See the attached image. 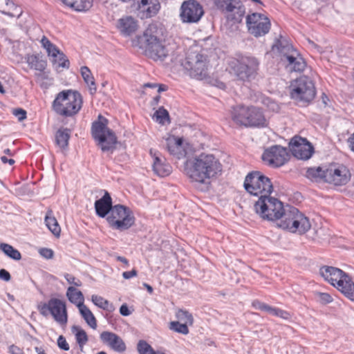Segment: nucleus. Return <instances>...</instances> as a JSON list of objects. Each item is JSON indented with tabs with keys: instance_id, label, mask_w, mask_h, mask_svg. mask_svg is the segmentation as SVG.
<instances>
[{
	"instance_id": "obj_51",
	"label": "nucleus",
	"mask_w": 354,
	"mask_h": 354,
	"mask_svg": "<svg viewBox=\"0 0 354 354\" xmlns=\"http://www.w3.org/2000/svg\"><path fill=\"white\" fill-rule=\"evenodd\" d=\"M27 63L30 66H35L39 64V55H28L27 56Z\"/></svg>"
},
{
	"instance_id": "obj_3",
	"label": "nucleus",
	"mask_w": 354,
	"mask_h": 354,
	"mask_svg": "<svg viewBox=\"0 0 354 354\" xmlns=\"http://www.w3.org/2000/svg\"><path fill=\"white\" fill-rule=\"evenodd\" d=\"M82 104V97L79 92L64 90L56 95L52 102V109L59 116L70 118L80 112Z\"/></svg>"
},
{
	"instance_id": "obj_26",
	"label": "nucleus",
	"mask_w": 354,
	"mask_h": 354,
	"mask_svg": "<svg viewBox=\"0 0 354 354\" xmlns=\"http://www.w3.org/2000/svg\"><path fill=\"white\" fill-rule=\"evenodd\" d=\"M118 28L122 34L129 36L136 32L138 24L132 17H124L119 20Z\"/></svg>"
},
{
	"instance_id": "obj_29",
	"label": "nucleus",
	"mask_w": 354,
	"mask_h": 354,
	"mask_svg": "<svg viewBox=\"0 0 354 354\" xmlns=\"http://www.w3.org/2000/svg\"><path fill=\"white\" fill-rule=\"evenodd\" d=\"M68 7L77 12L88 10L93 6V0H62Z\"/></svg>"
},
{
	"instance_id": "obj_16",
	"label": "nucleus",
	"mask_w": 354,
	"mask_h": 354,
	"mask_svg": "<svg viewBox=\"0 0 354 354\" xmlns=\"http://www.w3.org/2000/svg\"><path fill=\"white\" fill-rule=\"evenodd\" d=\"M176 321H171L169 324V328L176 333L187 335L189 333V326L194 324V317L187 310L178 308L175 313Z\"/></svg>"
},
{
	"instance_id": "obj_31",
	"label": "nucleus",
	"mask_w": 354,
	"mask_h": 354,
	"mask_svg": "<svg viewBox=\"0 0 354 354\" xmlns=\"http://www.w3.org/2000/svg\"><path fill=\"white\" fill-rule=\"evenodd\" d=\"M66 297L68 300L73 304H75L77 308H80V306H83L84 301V297L81 291L77 290L73 286H70L68 288L66 291Z\"/></svg>"
},
{
	"instance_id": "obj_42",
	"label": "nucleus",
	"mask_w": 354,
	"mask_h": 354,
	"mask_svg": "<svg viewBox=\"0 0 354 354\" xmlns=\"http://www.w3.org/2000/svg\"><path fill=\"white\" fill-rule=\"evenodd\" d=\"M216 7L222 12L227 13L228 10L232 7L235 0H214Z\"/></svg>"
},
{
	"instance_id": "obj_7",
	"label": "nucleus",
	"mask_w": 354,
	"mask_h": 354,
	"mask_svg": "<svg viewBox=\"0 0 354 354\" xmlns=\"http://www.w3.org/2000/svg\"><path fill=\"white\" fill-rule=\"evenodd\" d=\"M243 186L250 194L263 198L268 196L273 191L270 179L259 171H252L245 178Z\"/></svg>"
},
{
	"instance_id": "obj_27",
	"label": "nucleus",
	"mask_w": 354,
	"mask_h": 354,
	"mask_svg": "<svg viewBox=\"0 0 354 354\" xmlns=\"http://www.w3.org/2000/svg\"><path fill=\"white\" fill-rule=\"evenodd\" d=\"M44 221L46 227L52 234L57 238L59 237L61 234V227L59 226L57 220L54 216L52 209H48Z\"/></svg>"
},
{
	"instance_id": "obj_48",
	"label": "nucleus",
	"mask_w": 354,
	"mask_h": 354,
	"mask_svg": "<svg viewBox=\"0 0 354 354\" xmlns=\"http://www.w3.org/2000/svg\"><path fill=\"white\" fill-rule=\"evenodd\" d=\"M274 316L286 320L290 319L292 317L290 313L279 308H277Z\"/></svg>"
},
{
	"instance_id": "obj_12",
	"label": "nucleus",
	"mask_w": 354,
	"mask_h": 354,
	"mask_svg": "<svg viewBox=\"0 0 354 354\" xmlns=\"http://www.w3.org/2000/svg\"><path fill=\"white\" fill-rule=\"evenodd\" d=\"M351 177V170L344 164L330 163L325 169V183L335 188L346 185Z\"/></svg>"
},
{
	"instance_id": "obj_44",
	"label": "nucleus",
	"mask_w": 354,
	"mask_h": 354,
	"mask_svg": "<svg viewBox=\"0 0 354 354\" xmlns=\"http://www.w3.org/2000/svg\"><path fill=\"white\" fill-rule=\"evenodd\" d=\"M45 68H35V79L37 82H41L48 77V73L44 71Z\"/></svg>"
},
{
	"instance_id": "obj_54",
	"label": "nucleus",
	"mask_w": 354,
	"mask_h": 354,
	"mask_svg": "<svg viewBox=\"0 0 354 354\" xmlns=\"http://www.w3.org/2000/svg\"><path fill=\"white\" fill-rule=\"evenodd\" d=\"M160 6L159 3H153L152 6H149L147 8V11L150 15V16L155 15L159 10Z\"/></svg>"
},
{
	"instance_id": "obj_45",
	"label": "nucleus",
	"mask_w": 354,
	"mask_h": 354,
	"mask_svg": "<svg viewBox=\"0 0 354 354\" xmlns=\"http://www.w3.org/2000/svg\"><path fill=\"white\" fill-rule=\"evenodd\" d=\"M64 278L66 279L67 282L68 283H70L71 285H73V286H77V287H80L82 286V281L79 279L76 278L75 276H73L71 274H68V273L65 274Z\"/></svg>"
},
{
	"instance_id": "obj_56",
	"label": "nucleus",
	"mask_w": 354,
	"mask_h": 354,
	"mask_svg": "<svg viewBox=\"0 0 354 354\" xmlns=\"http://www.w3.org/2000/svg\"><path fill=\"white\" fill-rule=\"evenodd\" d=\"M137 275H138V272L135 269H133L131 271H126L122 273V277L125 279H129L131 278L136 277Z\"/></svg>"
},
{
	"instance_id": "obj_36",
	"label": "nucleus",
	"mask_w": 354,
	"mask_h": 354,
	"mask_svg": "<svg viewBox=\"0 0 354 354\" xmlns=\"http://www.w3.org/2000/svg\"><path fill=\"white\" fill-rule=\"evenodd\" d=\"M306 176L311 180L323 181L325 183V169L320 167L308 168L306 173Z\"/></svg>"
},
{
	"instance_id": "obj_62",
	"label": "nucleus",
	"mask_w": 354,
	"mask_h": 354,
	"mask_svg": "<svg viewBox=\"0 0 354 354\" xmlns=\"http://www.w3.org/2000/svg\"><path fill=\"white\" fill-rule=\"evenodd\" d=\"M1 160L3 163L6 164L8 163L10 165H12L15 163V160L12 158H8L6 156H1Z\"/></svg>"
},
{
	"instance_id": "obj_20",
	"label": "nucleus",
	"mask_w": 354,
	"mask_h": 354,
	"mask_svg": "<svg viewBox=\"0 0 354 354\" xmlns=\"http://www.w3.org/2000/svg\"><path fill=\"white\" fill-rule=\"evenodd\" d=\"M185 74L190 77L198 80H205L208 84L215 86L221 89H225V84L219 80L217 77L209 75L208 68H186Z\"/></svg>"
},
{
	"instance_id": "obj_13",
	"label": "nucleus",
	"mask_w": 354,
	"mask_h": 354,
	"mask_svg": "<svg viewBox=\"0 0 354 354\" xmlns=\"http://www.w3.org/2000/svg\"><path fill=\"white\" fill-rule=\"evenodd\" d=\"M106 220L112 228L119 230H127L135 223V217L131 210L122 205H114Z\"/></svg>"
},
{
	"instance_id": "obj_59",
	"label": "nucleus",
	"mask_w": 354,
	"mask_h": 354,
	"mask_svg": "<svg viewBox=\"0 0 354 354\" xmlns=\"http://www.w3.org/2000/svg\"><path fill=\"white\" fill-rule=\"evenodd\" d=\"M347 142L350 149L354 153V132L348 137Z\"/></svg>"
},
{
	"instance_id": "obj_24",
	"label": "nucleus",
	"mask_w": 354,
	"mask_h": 354,
	"mask_svg": "<svg viewBox=\"0 0 354 354\" xmlns=\"http://www.w3.org/2000/svg\"><path fill=\"white\" fill-rule=\"evenodd\" d=\"M113 206L110 194L106 192L104 195L95 202V209L97 216L104 218L108 214H111Z\"/></svg>"
},
{
	"instance_id": "obj_60",
	"label": "nucleus",
	"mask_w": 354,
	"mask_h": 354,
	"mask_svg": "<svg viewBox=\"0 0 354 354\" xmlns=\"http://www.w3.org/2000/svg\"><path fill=\"white\" fill-rule=\"evenodd\" d=\"M277 310V307H273V306H271L267 304L264 311L268 313L269 314H270V315H272L273 316H274Z\"/></svg>"
},
{
	"instance_id": "obj_35",
	"label": "nucleus",
	"mask_w": 354,
	"mask_h": 354,
	"mask_svg": "<svg viewBox=\"0 0 354 354\" xmlns=\"http://www.w3.org/2000/svg\"><path fill=\"white\" fill-rule=\"evenodd\" d=\"M70 132L67 129H59L55 134L56 145L62 149H65L68 145Z\"/></svg>"
},
{
	"instance_id": "obj_46",
	"label": "nucleus",
	"mask_w": 354,
	"mask_h": 354,
	"mask_svg": "<svg viewBox=\"0 0 354 354\" xmlns=\"http://www.w3.org/2000/svg\"><path fill=\"white\" fill-rule=\"evenodd\" d=\"M259 63L257 60L254 58L252 57H243L241 59V66H255L258 65Z\"/></svg>"
},
{
	"instance_id": "obj_43",
	"label": "nucleus",
	"mask_w": 354,
	"mask_h": 354,
	"mask_svg": "<svg viewBox=\"0 0 354 354\" xmlns=\"http://www.w3.org/2000/svg\"><path fill=\"white\" fill-rule=\"evenodd\" d=\"M315 295L317 299V301L321 304L326 305L328 304L333 302V297L329 293L316 292Z\"/></svg>"
},
{
	"instance_id": "obj_14",
	"label": "nucleus",
	"mask_w": 354,
	"mask_h": 354,
	"mask_svg": "<svg viewBox=\"0 0 354 354\" xmlns=\"http://www.w3.org/2000/svg\"><path fill=\"white\" fill-rule=\"evenodd\" d=\"M289 153L283 147L275 145L266 149L262 155L265 164L272 167H279L288 162Z\"/></svg>"
},
{
	"instance_id": "obj_4",
	"label": "nucleus",
	"mask_w": 354,
	"mask_h": 354,
	"mask_svg": "<svg viewBox=\"0 0 354 354\" xmlns=\"http://www.w3.org/2000/svg\"><path fill=\"white\" fill-rule=\"evenodd\" d=\"M143 43V48L146 53L153 59H161L166 57L168 50L163 44L162 29L157 24H151L144 32L143 36L140 38Z\"/></svg>"
},
{
	"instance_id": "obj_47",
	"label": "nucleus",
	"mask_w": 354,
	"mask_h": 354,
	"mask_svg": "<svg viewBox=\"0 0 354 354\" xmlns=\"http://www.w3.org/2000/svg\"><path fill=\"white\" fill-rule=\"evenodd\" d=\"M12 114L18 118L19 121L24 120L27 117L26 111L21 108L13 109Z\"/></svg>"
},
{
	"instance_id": "obj_52",
	"label": "nucleus",
	"mask_w": 354,
	"mask_h": 354,
	"mask_svg": "<svg viewBox=\"0 0 354 354\" xmlns=\"http://www.w3.org/2000/svg\"><path fill=\"white\" fill-rule=\"evenodd\" d=\"M267 304L261 301L259 299H254L252 301V306L257 310H260L261 311H264L266 309Z\"/></svg>"
},
{
	"instance_id": "obj_53",
	"label": "nucleus",
	"mask_w": 354,
	"mask_h": 354,
	"mask_svg": "<svg viewBox=\"0 0 354 354\" xmlns=\"http://www.w3.org/2000/svg\"><path fill=\"white\" fill-rule=\"evenodd\" d=\"M91 300L95 305L100 308L106 299L101 296L92 295Z\"/></svg>"
},
{
	"instance_id": "obj_25",
	"label": "nucleus",
	"mask_w": 354,
	"mask_h": 354,
	"mask_svg": "<svg viewBox=\"0 0 354 354\" xmlns=\"http://www.w3.org/2000/svg\"><path fill=\"white\" fill-rule=\"evenodd\" d=\"M335 288L348 299L354 301V281L348 273Z\"/></svg>"
},
{
	"instance_id": "obj_33",
	"label": "nucleus",
	"mask_w": 354,
	"mask_h": 354,
	"mask_svg": "<svg viewBox=\"0 0 354 354\" xmlns=\"http://www.w3.org/2000/svg\"><path fill=\"white\" fill-rule=\"evenodd\" d=\"M80 313L86 324L93 329H96L97 324V320L91 310L85 305L80 306L78 308Z\"/></svg>"
},
{
	"instance_id": "obj_50",
	"label": "nucleus",
	"mask_w": 354,
	"mask_h": 354,
	"mask_svg": "<svg viewBox=\"0 0 354 354\" xmlns=\"http://www.w3.org/2000/svg\"><path fill=\"white\" fill-rule=\"evenodd\" d=\"M39 254L44 258L47 259H50L54 256V252L53 250L49 248H41L39 251Z\"/></svg>"
},
{
	"instance_id": "obj_28",
	"label": "nucleus",
	"mask_w": 354,
	"mask_h": 354,
	"mask_svg": "<svg viewBox=\"0 0 354 354\" xmlns=\"http://www.w3.org/2000/svg\"><path fill=\"white\" fill-rule=\"evenodd\" d=\"M245 12V7L241 5L239 1L235 0L226 14L227 15V18H230L236 22H240Z\"/></svg>"
},
{
	"instance_id": "obj_34",
	"label": "nucleus",
	"mask_w": 354,
	"mask_h": 354,
	"mask_svg": "<svg viewBox=\"0 0 354 354\" xmlns=\"http://www.w3.org/2000/svg\"><path fill=\"white\" fill-rule=\"evenodd\" d=\"M81 74L89 88L90 93L93 95L97 91V86L95 82V78L90 71L89 68H81Z\"/></svg>"
},
{
	"instance_id": "obj_39",
	"label": "nucleus",
	"mask_w": 354,
	"mask_h": 354,
	"mask_svg": "<svg viewBox=\"0 0 354 354\" xmlns=\"http://www.w3.org/2000/svg\"><path fill=\"white\" fill-rule=\"evenodd\" d=\"M153 119L160 124H165L170 123L169 114L167 110L163 106L160 107L154 113Z\"/></svg>"
},
{
	"instance_id": "obj_1",
	"label": "nucleus",
	"mask_w": 354,
	"mask_h": 354,
	"mask_svg": "<svg viewBox=\"0 0 354 354\" xmlns=\"http://www.w3.org/2000/svg\"><path fill=\"white\" fill-rule=\"evenodd\" d=\"M223 165L214 154L202 152L188 158L184 173L191 183L209 185L222 174Z\"/></svg>"
},
{
	"instance_id": "obj_23",
	"label": "nucleus",
	"mask_w": 354,
	"mask_h": 354,
	"mask_svg": "<svg viewBox=\"0 0 354 354\" xmlns=\"http://www.w3.org/2000/svg\"><path fill=\"white\" fill-rule=\"evenodd\" d=\"M150 155L153 158V171L160 177H165L169 176L172 171V167L169 164L166 162L164 158H160L156 153H153L152 149L150 150Z\"/></svg>"
},
{
	"instance_id": "obj_63",
	"label": "nucleus",
	"mask_w": 354,
	"mask_h": 354,
	"mask_svg": "<svg viewBox=\"0 0 354 354\" xmlns=\"http://www.w3.org/2000/svg\"><path fill=\"white\" fill-rule=\"evenodd\" d=\"M157 87H158V91L159 93H160L162 91H166L168 90V86L166 84H158Z\"/></svg>"
},
{
	"instance_id": "obj_18",
	"label": "nucleus",
	"mask_w": 354,
	"mask_h": 354,
	"mask_svg": "<svg viewBox=\"0 0 354 354\" xmlns=\"http://www.w3.org/2000/svg\"><path fill=\"white\" fill-rule=\"evenodd\" d=\"M180 10V18L186 23L198 21L204 13L203 7L195 0L184 1Z\"/></svg>"
},
{
	"instance_id": "obj_49",
	"label": "nucleus",
	"mask_w": 354,
	"mask_h": 354,
	"mask_svg": "<svg viewBox=\"0 0 354 354\" xmlns=\"http://www.w3.org/2000/svg\"><path fill=\"white\" fill-rule=\"evenodd\" d=\"M57 345L59 348L64 351H68L70 347L66 339V338L63 335H60L57 339Z\"/></svg>"
},
{
	"instance_id": "obj_22",
	"label": "nucleus",
	"mask_w": 354,
	"mask_h": 354,
	"mask_svg": "<svg viewBox=\"0 0 354 354\" xmlns=\"http://www.w3.org/2000/svg\"><path fill=\"white\" fill-rule=\"evenodd\" d=\"M102 342L113 351L122 353L126 350V345L122 339L114 333L104 331L100 334Z\"/></svg>"
},
{
	"instance_id": "obj_40",
	"label": "nucleus",
	"mask_w": 354,
	"mask_h": 354,
	"mask_svg": "<svg viewBox=\"0 0 354 354\" xmlns=\"http://www.w3.org/2000/svg\"><path fill=\"white\" fill-rule=\"evenodd\" d=\"M234 73L236 74L237 79L241 80H248L251 75L252 68H233Z\"/></svg>"
},
{
	"instance_id": "obj_55",
	"label": "nucleus",
	"mask_w": 354,
	"mask_h": 354,
	"mask_svg": "<svg viewBox=\"0 0 354 354\" xmlns=\"http://www.w3.org/2000/svg\"><path fill=\"white\" fill-rule=\"evenodd\" d=\"M0 279L5 281H9L11 279L10 274L6 270L1 269L0 270Z\"/></svg>"
},
{
	"instance_id": "obj_10",
	"label": "nucleus",
	"mask_w": 354,
	"mask_h": 354,
	"mask_svg": "<svg viewBox=\"0 0 354 354\" xmlns=\"http://www.w3.org/2000/svg\"><path fill=\"white\" fill-rule=\"evenodd\" d=\"M108 120L99 115L97 120L92 124L91 131L94 139L103 151H109L115 147L117 138L115 133L108 128Z\"/></svg>"
},
{
	"instance_id": "obj_11",
	"label": "nucleus",
	"mask_w": 354,
	"mask_h": 354,
	"mask_svg": "<svg viewBox=\"0 0 354 354\" xmlns=\"http://www.w3.org/2000/svg\"><path fill=\"white\" fill-rule=\"evenodd\" d=\"M272 50L274 53H278L282 64L292 66L306 64L299 52L281 37L275 40L272 45Z\"/></svg>"
},
{
	"instance_id": "obj_64",
	"label": "nucleus",
	"mask_w": 354,
	"mask_h": 354,
	"mask_svg": "<svg viewBox=\"0 0 354 354\" xmlns=\"http://www.w3.org/2000/svg\"><path fill=\"white\" fill-rule=\"evenodd\" d=\"M117 260L129 266V261L125 257L119 256L117 257Z\"/></svg>"
},
{
	"instance_id": "obj_41",
	"label": "nucleus",
	"mask_w": 354,
	"mask_h": 354,
	"mask_svg": "<svg viewBox=\"0 0 354 354\" xmlns=\"http://www.w3.org/2000/svg\"><path fill=\"white\" fill-rule=\"evenodd\" d=\"M139 354H156L153 348L145 340H140L137 345Z\"/></svg>"
},
{
	"instance_id": "obj_32",
	"label": "nucleus",
	"mask_w": 354,
	"mask_h": 354,
	"mask_svg": "<svg viewBox=\"0 0 354 354\" xmlns=\"http://www.w3.org/2000/svg\"><path fill=\"white\" fill-rule=\"evenodd\" d=\"M207 61V57L196 52V51H189L187 52L185 57V64L189 66H194V65L205 64Z\"/></svg>"
},
{
	"instance_id": "obj_6",
	"label": "nucleus",
	"mask_w": 354,
	"mask_h": 354,
	"mask_svg": "<svg viewBox=\"0 0 354 354\" xmlns=\"http://www.w3.org/2000/svg\"><path fill=\"white\" fill-rule=\"evenodd\" d=\"M289 89L290 98L303 104H309L313 101L317 94L314 82L306 75L292 80Z\"/></svg>"
},
{
	"instance_id": "obj_19",
	"label": "nucleus",
	"mask_w": 354,
	"mask_h": 354,
	"mask_svg": "<svg viewBox=\"0 0 354 354\" xmlns=\"http://www.w3.org/2000/svg\"><path fill=\"white\" fill-rule=\"evenodd\" d=\"M290 144L293 156L298 159L308 160L314 152L313 145L306 138L295 136L291 139Z\"/></svg>"
},
{
	"instance_id": "obj_61",
	"label": "nucleus",
	"mask_w": 354,
	"mask_h": 354,
	"mask_svg": "<svg viewBox=\"0 0 354 354\" xmlns=\"http://www.w3.org/2000/svg\"><path fill=\"white\" fill-rule=\"evenodd\" d=\"M120 313L124 316H128L130 314V311L127 305H122L120 308Z\"/></svg>"
},
{
	"instance_id": "obj_21",
	"label": "nucleus",
	"mask_w": 354,
	"mask_h": 354,
	"mask_svg": "<svg viewBox=\"0 0 354 354\" xmlns=\"http://www.w3.org/2000/svg\"><path fill=\"white\" fill-rule=\"evenodd\" d=\"M319 272L324 280L334 288L342 281V279L347 274L339 268L328 266H322L319 270Z\"/></svg>"
},
{
	"instance_id": "obj_58",
	"label": "nucleus",
	"mask_w": 354,
	"mask_h": 354,
	"mask_svg": "<svg viewBox=\"0 0 354 354\" xmlns=\"http://www.w3.org/2000/svg\"><path fill=\"white\" fill-rule=\"evenodd\" d=\"M9 353L10 354H22L24 351L19 346L12 344L9 347Z\"/></svg>"
},
{
	"instance_id": "obj_5",
	"label": "nucleus",
	"mask_w": 354,
	"mask_h": 354,
	"mask_svg": "<svg viewBox=\"0 0 354 354\" xmlns=\"http://www.w3.org/2000/svg\"><path fill=\"white\" fill-rule=\"evenodd\" d=\"M276 224L279 228L300 235L306 234L311 227L308 218L295 207L284 209Z\"/></svg>"
},
{
	"instance_id": "obj_37",
	"label": "nucleus",
	"mask_w": 354,
	"mask_h": 354,
	"mask_svg": "<svg viewBox=\"0 0 354 354\" xmlns=\"http://www.w3.org/2000/svg\"><path fill=\"white\" fill-rule=\"evenodd\" d=\"M72 331L75 333V339L80 348V350L82 351L84 346L88 340L86 333L84 330L76 326L72 327Z\"/></svg>"
},
{
	"instance_id": "obj_8",
	"label": "nucleus",
	"mask_w": 354,
	"mask_h": 354,
	"mask_svg": "<svg viewBox=\"0 0 354 354\" xmlns=\"http://www.w3.org/2000/svg\"><path fill=\"white\" fill-rule=\"evenodd\" d=\"M254 209L262 219L276 222V223L285 209L281 201L270 195L259 198L254 204Z\"/></svg>"
},
{
	"instance_id": "obj_57",
	"label": "nucleus",
	"mask_w": 354,
	"mask_h": 354,
	"mask_svg": "<svg viewBox=\"0 0 354 354\" xmlns=\"http://www.w3.org/2000/svg\"><path fill=\"white\" fill-rule=\"evenodd\" d=\"M100 308H102L109 312H113L115 310V308H114V306L113 305V304L110 303L106 299L105 300V301H104V304L102 305Z\"/></svg>"
},
{
	"instance_id": "obj_38",
	"label": "nucleus",
	"mask_w": 354,
	"mask_h": 354,
	"mask_svg": "<svg viewBox=\"0 0 354 354\" xmlns=\"http://www.w3.org/2000/svg\"><path fill=\"white\" fill-rule=\"evenodd\" d=\"M0 250L10 259L16 261H19L21 259V254L20 252L13 248L11 245L1 243L0 244Z\"/></svg>"
},
{
	"instance_id": "obj_30",
	"label": "nucleus",
	"mask_w": 354,
	"mask_h": 354,
	"mask_svg": "<svg viewBox=\"0 0 354 354\" xmlns=\"http://www.w3.org/2000/svg\"><path fill=\"white\" fill-rule=\"evenodd\" d=\"M166 147L168 151L173 155L181 153L183 148V139L174 136H169L166 139Z\"/></svg>"
},
{
	"instance_id": "obj_9",
	"label": "nucleus",
	"mask_w": 354,
	"mask_h": 354,
	"mask_svg": "<svg viewBox=\"0 0 354 354\" xmlns=\"http://www.w3.org/2000/svg\"><path fill=\"white\" fill-rule=\"evenodd\" d=\"M37 310L44 317L51 316L60 326H65L68 323L66 302L64 299L52 297L46 302H41Z\"/></svg>"
},
{
	"instance_id": "obj_17",
	"label": "nucleus",
	"mask_w": 354,
	"mask_h": 354,
	"mask_svg": "<svg viewBox=\"0 0 354 354\" xmlns=\"http://www.w3.org/2000/svg\"><path fill=\"white\" fill-rule=\"evenodd\" d=\"M41 46L46 50L49 59L55 66H68L70 62L65 54L53 44L46 36L41 41Z\"/></svg>"
},
{
	"instance_id": "obj_2",
	"label": "nucleus",
	"mask_w": 354,
	"mask_h": 354,
	"mask_svg": "<svg viewBox=\"0 0 354 354\" xmlns=\"http://www.w3.org/2000/svg\"><path fill=\"white\" fill-rule=\"evenodd\" d=\"M233 122L245 128H263L268 122L261 107L239 104L233 106L230 113Z\"/></svg>"
},
{
	"instance_id": "obj_15",
	"label": "nucleus",
	"mask_w": 354,
	"mask_h": 354,
	"mask_svg": "<svg viewBox=\"0 0 354 354\" xmlns=\"http://www.w3.org/2000/svg\"><path fill=\"white\" fill-rule=\"evenodd\" d=\"M246 23L249 32L256 37L267 34L271 26L270 19L266 16L257 12L248 15Z\"/></svg>"
}]
</instances>
